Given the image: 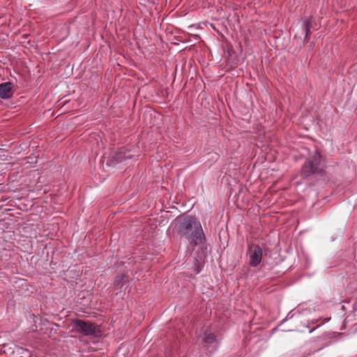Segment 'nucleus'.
<instances>
[{"label":"nucleus","mask_w":357,"mask_h":357,"mask_svg":"<svg viewBox=\"0 0 357 357\" xmlns=\"http://www.w3.org/2000/svg\"><path fill=\"white\" fill-rule=\"evenodd\" d=\"M176 232L185 237L190 243L197 245L203 242L204 235L200 222L192 216L180 217L176 219Z\"/></svg>","instance_id":"f257e3e1"},{"label":"nucleus","mask_w":357,"mask_h":357,"mask_svg":"<svg viewBox=\"0 0 357 357\" xmlns=\"http://www.w3.org/2000/svg\"><path fill=\"white\" fill-rule=\"evenodd\" d=\"M321 162V155L316 151L311 158L307 159L302 166L301 174L303 177L306 178L313 174H321L324 169L319 166Z\"/></svg>","instance_id":"f03ea898"},{"label":"nucleus","mask_w":357,"mask_h":357,"mask_svg":"<svg viewBox=\"0 0 357 357\" xmlns=\"http://www.w3.org/2000/svg\"><path fill=\"white\" fill-rule=\"evenodd\" d=\"M72 326L74 331L84 335H91L100 332L98 326L91 322L85 321L81 319L73 320Z\"/></svg>","instance_id":"7ed1b4c3"},{"label":"nucleus","mask_w":357,"mask_h":357,"mask_svg":"<svg viewBox=\"0 0 357 357\" xmlns=\"http://www.w3.org/2000/svg\"><path fill=\"white\" fill-rule=\"evenodd\" d=\"M249 264L252 267L257 266L261 261L263 252L257 245H252L248 248Z\"/></svg>","instance_id":"20e7f679"},{"label":"nucleus","mask_w":357,"mask_h":357,"mask_svg":"<svg viewBox=\"0 0 357 357\" xmlns=\"http://www.w3.org/2000/svg\"><path fill=\"white\" fill-rule=\"evenodd\" d=\"M13 94V84L8 82L0 84V98L8 99Z\"/></svg>","instance_id":"39448f33"},{"label":"nucleus","mask_w":357,"mask_h":357,"mask_svg":"<svg viewBox=\"0 0 357 357\" xmlns=\"http://www.w3.org/2000/svg\"><path fill=\"white\" fill-rule=\"evenodd\" d=\"M303 31L305 32L304 43H307L310 40L311 34V29L312 27V22L310 20H305L302 23Z\"/></svg>","instance_id":"423d86ee"},{"label":"nucleus","mask_w":357,"mask_h":357,"mask_svg":"<svg viewBox=\"0 0 357 357\" xmlns=\"http://www.w3.org/2000/svg\"><path fill=\"white\" fill-rule=\"evenodd\" d=\"M114 158L117 162H123L126 160L131 159L132 155L129 151L122 150L116 153Z\"/></svg>","instance_id":"0eeeda50"},{"label":"nucleus","mask_w":357,"mask_h":357,"mask_svg":"<svg viewBox=\"0 0 357 357\" xmlns=\"http://www.w3.org/2000/svg\"><path fill=\"white\" fill-rule=\"evenodd\" d=\"M202 341L206 344H212L217 342V338L213 333L206 330L203 334Z\"/></svg>","instance_id":"6e6552de"},{"label":"nucleus","mask_w":357,"mask_h":357,"mask_svg":"<svg viewBox=\"0 0 357 357\" xmlns=\"http://www.w3.org/2000/svg\"><path fill=\"white\" fill-rule=\"evenodd\" d=\"M123 279V277H121L119 278H117L116 280H115V285L116 286H119L120 285V282H121V280Z\"/></svg>","instance_id":"1a4fd4ad"}]
</instances>
